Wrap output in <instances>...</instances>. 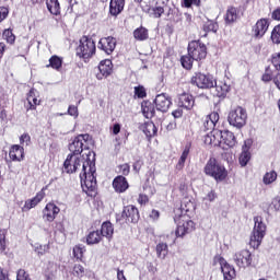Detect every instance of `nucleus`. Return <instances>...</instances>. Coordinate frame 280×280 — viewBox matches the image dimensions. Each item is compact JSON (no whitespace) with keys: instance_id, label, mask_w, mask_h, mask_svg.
Returning <instances> with one entry per match:
<instances>
[{"instance_id":"nucleus-1","label":"nucleus","mask_w":280,"mask_h":280,"mask_svg":"<svg viewBox=\"0 0 280 280\" xmlns=\"http://www.w3.org/2000/svg\"><path fill=\"white\" fill-rule=\"evenodd\" d=\"M95 172V162L89 159L83 162L82 173L80 174L81 187L90 198L97 197V177Z\"/></svg>"},{"instance_id":"nucleus-2","label":"nucleus","mask_w":280,"mask_h":280,"mask_svg":"<svg viewBox=\"0 0 280 280\" xmlns=\"http://www.w3.org/2000/svg\"><path fill=\"white\" fill-rule=\"evenodd\" d=\"M203 172L207 176H211L214 178L217 183H222V180H226V176H229V172L222 164L218 163L215 158H210L203 168Z\"/></svg>"},{"instance_id":"nucleus-3","label":"nucleus","mask_w":280,"mask_h":280,"mask_svg":"<svg viewBox=\"0 0 280 280\" xmlns=\"http://www.w3.org/2000/svg\"><path fill=\"white\" fill-rule=\"evenodd\" d=\"M97 51L95 40L91 36L83 35L77 47V56L83 60H91V57Z\"/></svg>"},{"instance_id":"nucleus-4","label":"nucleus","mask_w":280,"mask_h":280,"mask_svg":"<svg viewBox=\"0 0 280 280\" xmlns=\"http://www.w3.org/2000/svg\"><path fill=\"white\" fill-rule=\"evenodd\" d=\"M174 222L177 223L175 230L176 237H185L196 231V222L189 219L187 214H180L174 217Z\"/></svg>"},{"instance_id":"nucleus-5","label":"nucleus","mask_w":280,"mask_h":280,"mask_svg":"<svg viewBox=\"0 0 280 280\" xmlns=\"http://www.w3.org/2000/svg\"><path fill=\"white\" fill-rule=\"evenodd\" d=\"M90 141H91V135L89 133L79 135L74 137L72 142L69 144V151L71 152V154L80 156V154L84 152V150H88V153L85 154L86 156H89V154H91V151H89Z\"/></svg>"},{"instance_id":"nucleus-6","label":"nucleus","mask_w":280,"mask_h":280,"mask_svg":"<svg viewBox=\"0 0 280 280\" xmlns=\"http://www.w3.org/2000/svg\"><path fill=\"white\" fill-rule=\"evenodd\" d=\"M140 218L139 208L133 205H128L122 208L120 214H116V222H119L120 224H137Z\"/></svg>"},{"instance_id":"nucleus-7","label":"nucleus","mask_w":280,"mask_h":280,"mask_svg":"<svg viewBox=\"0 0 280 280\" xmlns=\"http://www.w3.org/2000/svg\"><path fill=\"white\" fill-rule=\"evenodd\" d=\"M254 229L253 234L250 236L249 245L252 248H259L261 246V242H264V237H266V225L261 219V217L254 218Z\"/></svg>"},{"instance_id":"nucleus-8","label":"nucleus","mask_w":280,"mask_h":280,"mask_svg":"<svg viewBox=\"0 0 280 280\" xmlns=\"http://www.w3.org/2000/svg\"><path fill=\"white\" fill-rule=\"evenodd\" d=\"M190 84L197 89H213L215 86V79L210 73L195 72L190 78Z\"/></svg>"},{"instance_id":"nucleus-9","label":"nucleus","mask_w":280,"mask_h":280,"mask_svg":"<svg viewBox=\"0 0 280 280\" xmlns=\"http://www.w3.org/2000/svg\"><path fill=\"white\" fill-rule=\"evenodd\" d=\"M246 119H248V114L242 106L232 109L228 116L230 126H234V128H244L246 126Z\"/></svg>"},{"instance_id":"nucleus-10","label":"nucleus","mask_w":280,"mask_h":280,"mask_svg":"<svg viewBox=\"0 0 280 280\" xmlns=\"http://www.w3.org/2000/svg\"><path fill=\"white\" fill-rule=\"evenodd\" d=\"M187 49L189 56H191L197 62L207 58V45L201 43L200 39L189 42Z\"/></svg>"},{"instance_id":"nucleus-11","label":"nucleus","mask_w":280,"mask_h":280,"mask_svg":"<svg viewBox=\"0 0 280 280\" xmlns=\"http://www.w3.org/2000/svg\"><path fill=\"white\" fill-rule=\"evenodd\" d=\"M220 265L221 272L223 275V280H232L237 277V273L235 271V267L231 266L224 257L221 255H215L213 257V266Z\"/></svg>"},{"instance_id":"nucleus-12","label":"nucleus","mask_w":280,"mask_h":280,"mask_svg":"<svg viewBox=\"0 0 280 280\" xmlns=\"http://www.w3.org/2000/svg\"><path fill=\"white\" fill-rule=\"evenodd\" d=\"M233 260L238 268H250L253 266V254L248 249H242L234 254Z\"/></svg>"},{"instance_id":"nucleus-13","label":"nucleus","mask_w":280,"mask_h":280,"mask_svg":"<svg viewBox=\"0 0 280 280\" xmlns=\"http://www.w3.org/2000/svg\"><path fill=\"white\" fill-rule=\"evenodd\" d=\"M269 27H270V19L261 18L257 20L255 25L252 26L253 38H261L262 36H266V33L268 32Z\"/></svg>"},{"instance_id":"nucleus-14","label":"nucleus","mask_w":280,"mask_h":280,"mask_svg":"<svg viewBox=\"0 0 280 280\" xmlns=\"http://www.w3.org/2000/svg\"><path fill=\"white\" fill-rule=\"evenodd\" d=\"M81 165L80 156L69 153L63 162V172H66V174H75Z\"/></svg>"},{"instance_id":"nucleus-15","label":"nucleus","mask_w":280,"mask_h":280,"mask_svg":"<svg viewBox=\"0 0 280 280\" xmlns=\"http://www.w3.org/2000/svg\"><path fill=\"white\" fill-rule=\"evenodd\" d=\"M117 47V38L113 36L102 37L98 40V49L104 51L107 56H110Z\"/></svg>"},{"instance_id":"nucleus-16","label":"nucleus","mask_w":280,"mask_h":280,"mask_svg":"<svg viewBox=\"0 0 280 280\" xmlns=\"http://www.w3.org/2000/svg\"><path fill=\"white\" fill-rule=\"evenodd\" d=\"M45 189L46 188H42L33 198L27 199L24 202V206L22 207L23 213H27L31 209H35V207H38V205L45 200Z\"/></svg>"},{"instance_id":"nucleus-17","label":"nucleus","mask_w":280,"mask_h":280,"mask_svg":"<svg viewBox=\"0 0 280 280\" xmlns=\"http://www.w3.org/2000/svg\"><path fill=\"white\" fill-rule=\"evenodd\" d=\"M112 187L116 194H126L130 189V183L126 176L118 175L113 179Z\"/></svg>"},{"instance_id":"nucleus-18","label":"nucleus","mask_w":280,"mask_h":280,"mask_svg":"<svg viewBox=\"0 0 280 280\" xmlns=\"http://www.w3.org/2000/svg\"><path fill=\"white\" fill-rule=\"evenodd\" d=\"M218 121H220V114H218V112H212L211 114L207 115L203 119H202V126L201 129L205 132H210L215 130V126L218 125Z\"/></svg>"},{"instance_id":"nucleus-19","label":"nucleus","mask_w":280,"mask_h":280,"mask_svg":"<svg viewBox=\"0 0 280 280\" xmlns=\"http://www.w3.org/2000/svg\"><path fill=\"white\" fill-rule=\"evenodd\" d=\"M58 213H60V208L50 201L46 203L45 208L43 209V220L45 222H54L56 218H58Z\"/></svg>"},{"instance_id":"nucleus-20","label":"nucleus","mask_w":280,"mask_h":280,"mask_svg":"<svg viewBox=\"0 0 280 280\" xmlns=\"http://www.w3.org/2000/svg\"><path fill=\"white\" fill-rule=\"evenodd\" d=\"M250 148H253V139L245 140L238 158L240 165L242 167H246L248 165V162L250 161Z\"/></svg>"},{"instance_id":"nucleus-21","label":"nucleus","mask_w":280,"mask_h":280,"mask_svg":"<svg viewBox=\"0 0 280 280\" xmlns=\"http://www.w3.org/2000/svg\"><path fill=\"white\" fill-rule=\"evenodd\" d=\"M113 61L110 59H104L98 65V71L100 73L96 74V78L98 80H104V78H109V75H113Z\"/></svg>"},{"instance_id":"nucleus-22","label":"nucleus","mask_w":280,"mask_h":280,"mask_svg":"<svg viewBox=\"0 0 280 280\" xmlns=\"http://www.w3.org/2000/svg\"><path fill=\"white\" fill-rule=\"evenodd\" d=\"M156 110L167 113L172 106V98L165 94H158L154 100Z\"/></svg>"},{"instance_id":"nucleus-23","label":"nucleus","mask_w":280,"mask_h":280,"mask_svg":"<svg viewBox=\"0 0 280 280\" xmlns=\"http://www.w3.org/2000/svg\"><path fill=\"white\" fill-rule=\"evenodd\" d=\"M236 143L237 140L235 139V133L229 130L221 131V148L223 150L235 148Z\"/></svg>"},{"instance_id":"nucleus-24","label":"nucleus","mask_w":280,"mask_h":280,"mask_svg":"<svg viewBox=\"0 0 280 280\" xmlns=\"http://www.w3.org/2000/svg\"><path fill=\"white\" fill-rule=\"evenodd\" d=\"M206 145H214L221 148L222 145V130L214 129L205 137Z\"/></svg>"},{"instance_id":"nucleus-25","label":"nucleus","mask_w":280,"mask_h":280,"mask_svg":"<svg viewBox=\"0 0 280 280\" xmlns=\"http://www.w3.org/2000/svg\"><path fill=\"white\" fill-rule=\"evenodd\" d=\"M178 104L182 108H186V110H191L194 106H196V98L194 97V95L184 92L178 96Z\"/></svg>"},{"instance_id":"nucleus-26","label":"nucleus","mask_w":280,"mask_h":280,"mask_svg":"<svg viewBox=\"0 0 280 280\" xmlns=\"http://www.w3.org/2000/svg\"><path fill=\"white\" fill-rule=\"evenodd\" d=\"M9 159L21 163L25 159V149L19 144H13L9 150Z\"/></svg>"},{"instance_id":"nucleus-27","label":"nucleus","mask_w":280,"mask_h":280,"mask_svg":"<svg viewBox=\"0 0 280 280\" xmlns=\"http://www.w3.org/2000/svg\"><path fill=\"white\" fill-rule=\"evenodd\" d=\"M225 25H233L240 19V9L231 5L228 7L226 12L223 16Z\"/></svg>"},{"instance_id":"nucleus-28","label":"nucleus","mask_w":280,"mask_h":280,"mask_svg":"<svg viewBox=\"0 0 280 280\" xmlns=\"http://www.w3.org/2000/svg\"><path fill=\"white\" fill-rule=\"evenodd\" d=\"M27 107L26 112L36 110L37 106H40L42 101L36 96V90L31 89L26 95Z\"/></svg>"},{"instance_id":"nucleus-29","label":"nucleus","mask_w":280,"mask_h":280,"mask_svg":"<svg viewBox=\"0 0 280 280\" xmlns=\"http://www.w3.org/2000/svg\"><path fill=\"white\" fill-rule=\"evenodd\" d=\"M141 110L145 119H152L156 115V105L150 101H143L141 103Z\"/></svg>"},{"instance_id":"nucleus-30","label":"nucleus","mask_w":280,"mask_h":280,"mask_svg":"<svg viewBox=\"0 0 280 280\" xmlns=\"http://www.w3.org/2000/svg\"><path fill=\"white\" fill-rule=\"evenodd\" d=\"M126 7V0H110L109 2V14L110 16H119L120 12H124Z\"/></svg>"},{"instance_id":"nucleus-31","label":"nucleus","mask_w":280,"mask_h":280,"mask_svg":"<svg viewBox=\"0 0 280 280\" xmlns=\"http://www.w3.org/2000/svg\"><path fill=\"white\" fill-rule=\"evenodd\" d=\"M141 130L144 132L145 137L149 139H152V137H156V132H159V129L156 128V125H154L153 121H147L141 126Z\"/></svg>"},{"instance_id":"nucleus-32","label":"nucleus","mask_w":280,"mask_h":280,"mask_svg":"<svg viewBox=\"0 0 280 280\" xmlns=\"http://www.w3.org/2000/svg\"><path fill=\"white\" fill-rule=\"evenodd\" d=\"M48 65H46L47 69H54L55 71H60L62 69V57H58L57 55H52Z\"/></svg>"},{"instance_id":"nucleus-33","label":"nucleus","mask_w":280,"mask_h":280,"mask_svg":"<svg viewBox=\"0 0 280 280\" xmlns=\"http://www.w3.org/2000/svg\"><path fill=\"white\" fill-rule=\"evenodd\" d=\"M113 233H115V229L113 228V223H110V221L103 222V224L101 226V232H100L102 237L110 238V237H113Z\"/></svg>"},{"instance_id":"nucleus-34","label":"nucleus","mask_w":280,"mask_h":280,"mask_svg":"<svg viewBox=\"0 0 280 280\" xmlns=\"http://www.w3.org/2000/svg\"><path fill=\"white\" fill-rule=\"evenodd\" d=\"M48 12L54 16H60V2L58 0H46Z\"/></svg>"},{"instance_id":"nucleus-35","label":"nucleus","mask_w":280,"mask_h":280,"mask_svg":"<svg viewBox=\"0 0 280 280\" xmlns=\"http://www.w3.org/2000/svg\"><path fill=\"white\" fill-rule=\"evenodd\" d=\"M133 38L139 42L148 40L150 38V34L148 28L140 26L133 31Z\"/></svg>"},{"instance_id":"nucleus-36","label":"nucleus","mask_w":280,"mask_h":280,"mask_svg":"<svg viewBox=\"0 0 280 280\" xmlns=\"http://www.w3.org/2000/svg\"><path fill=\"white\" fill-rule=\"evenodd\" d=\"M102 242V234L100 231H92L86 236V245L93 246L94 244H100Z\"/></svg>"},{"instance_id":"nucleus-37","label":"nucleus","mask_w":280,"mask_h":280,"mask_svg":"<svg viewBox=\"0 0 280 280\" xmlns=\"http://www.w3.org/2000/svg\"><path fill=\"white\" fill-rule=\"evenodd\" d=\"M214 86H215L218 97H226V95L231 91V85H229L224 82H220L218 84V82L215 81Z\"/></svg>"},{"instance_id":"nucleus-38","label":"nucleus","mask_w":280,"mask_h":280,"mask_svg":"<svg viewBox=\"0 0 280 280\" xmlns=\"http://www.w3.org/2000/svg\"><path fill=\"white\" fill-rule=\"evenodd\" d=\"M194 60L196 59H194L189 52L187 55H183L180 57V65L183 69H186V71H191V69H194Z\"/></svg>"},{"instance_id":"nucleus-39","label":"nucleus","mask_w":280,"mask_h":280,"mask_svg":"<svg viewBox=\"0 0 280 280\" xmlns=\"http://www.w3.org/2000/svg\"><path fill=\"white\" fill-rule=\"evenodd\" d=\"M189 152H191V142H188L185 145L184 151L178 160L177 167L179 170H183V167H185V162L187 161V158L189 156Z\"/></svg>"},{"instance_id":"nucleus-40","label":"nucleus","mask_w":280,"mask_h":280,"mask_svg":"<svg viewBox=\"0 0 280 280\" xmlns=\"http://www.w3.org/2000/svg\"><path fill=\"white\" fill-rule=\"evenodd\" d=\"M155 252L159 259H165L170 253V247L167 243H159L155 247Z\"/></svg>"},{"instance_id":"nucleus-41","label":"nucleus","mask_w":280,"mask_h":280,"mask_svg":"<svg viewBox=\"0 0 280 280\" xmlns=\"http://www.w3.org/2000/svg\"><path fill=\"white\" fill-rule=\"evenodd\" d=\"M84 253H86V247L84 245H75L72 249L73 257L77 261H82L84 259Z\"/></svg>"},{"instance_id":"nucleus-42","label":"nucleus","mask_w":280,"mask_h":280,"mask_svg":"<svg viewBox=\"0 0 280 280\" xmlns=\"http://www.w3.org/2000/svg\"><path fill=\"white\" fill-rule=\"evenodd\" d=\"M72 276L77 277L78 279L86 277V268L80 264H75L72 268Z\"/></svg>"},{"instance_id":"nucleus-43","label":"nucleus","mask_w":280,"mask_h":280,"mask_svg":"<svg viewBox=\"0 0 280 280\" xmlns=\"http://www.w3.org/2000/svg\"><path fill=\"white\" fill-rule=\"evenodd\" d=\"M270 40L273 45H280V24H277L270 35Z\"/></svg>"},{"instance_id":"nucleus-44","label":"nucleus","mask_w":280,"mask_h":280,"mask_svg":"<svg viewBox=\"0 0 280 280\" xmlns=\"http://www.w3.org/2000/svg\"><path fill=\"white\" fill-rule=\"evenodd\" d=\"M203 32L209 34V32H218V23L213 22V20H207L202 25Z\"/></svg>"},{"instance_id":"nucleus-45","label":"nucleus","mask_w":280,"mask_h":280,"mask_svg":"<svg viewBox=\"0 0 280 280\" xmlns=\"http://www.w3.org/2000/svg\"><path fill=\"white\" fill-rule=\"evenodd\" d=\"M277 173L275 171L267 172L262 177V183L265 185H272L277 180Z\"/></svg>"},{"instance_id":"nucleus-46","label":"nucleus","mask_w":280,"mask_h":280,"mask_svg":"<svg viewBox=\"0 0 280 280\" xmlns=\"http://www.w3.org/2000/svg\"><path fill=\"white\" fill-rule=\"evenodd\" d=\"M2 36H3L4 40H7V43H9V45H14V43L16 42V36L10 28L4 30L2 33Z\"/></svg>"},{"instance_id":"nucleus-47","label":"nucleus","mask_w":280,"mask_h":280,"mask_svg":"<svg viewBox=\"0 0 280 280\" xmlns=\"http://www.w3.org/2000/svg\"><path fill=\"white\" fill-rule=\"evenodd\" d=\"M164 13L165 7L159 5V2H156L155 7L151 9V14L154 19H161Z\"/></svg>"},{"instance_id":"nucleus-48","label":"nucleus","mask_w":280,"mask_h":280,"mask_svg":"<svg viewBox=\"0 0 280 280\" xmlns=\"http://www.w3.org/2000/svg\"><path fill=\"white\" fill-rule=\"evenodd\" d=\"M135 96L138 97V100H143L144 97H148V92L145 91V88L143 85L135 86Z\"/></svg>"},{"instance_id":"nucleus-49","label":"nucleus","mask_w":280,"mask_h":280,"mask_svg":"<svg viewBox=\"0 0 280 280\" xmlns=\"http://www.w3.org/2000/svg\"><path fill=\"white\" fill-rule=\"evenodd\" d=\"M183 8H191V5H196V8H200L202 5L201 0H182Z\"/></svg>"},{"instance_id":"nucleus-50","label":"nucleus","mask_w":280,"mask_h":280,"mask_svg":"<svg viewBox=\"0 0 280 280\" xmlns=\"http://www.w3.org/2000/svg\"><path fill=\"white\" fill-rule=\"evenodd\" d=\"M271 65L275 67L277 71H280V52H275L271 56Z\"/></svg>"},{"instance_id":"nucleus-51","label":"nucleus","mask_w":280,"mask_h":280,"mask_svg":"<svg viewBox=\"0 0 280 280\" xmlns=\"http://www.w3.org/2000/svg\"><path fill=\"white\" fill-rule=\"evenodd\" d=\"M275 78H272V70L270 68H266L264 74L261 75L262 82H272Z\"/></svg>"},{"instance_id":"nucleus-52","label":"nucleus","mask_w":280,"mask_h":280,"mask_svg":"<svg viewBox=\"0 0 280 280\" xmlns=\"http://www.w3.org/2000/svg\"><path fill=\"white\" fill-rule=\"evenodd\" d=\"M269 211H280V197H276L272 199L269 205Z\"/></svg>"},{"instance_id":"nucleus-53","label":"nucleus","mask_w":280,"mask_h":280,"mask_svg":"<svg viewBox=\"0 0 280 280\" xmlns=\"http://www.w3.org/2000/svg\"><path fill=\"white\" fill-rule=\"evenodd\" d=\"M16 280H32V278L30 277V273L25 271V269H20L16 273Z\"/></svg>"},{"instance_id":"nucleus-54","label":"nucleus","mask_w":280,"mask_h":280,"mask_svg":"<svg viewBox=\"0 0 280 280\" xmlns=\"http://www.w3.org/2000/svg\"><path fill=\"white\" fill-rule=\"evenodd\" d=\"M118 170H119L121 176H128L130 174V164H128V163L120 164V165H118Z\"/></svg>"},{"instance_id":"nucleus-55","label":"nucleus","mask_w":280,"mask_h":280,"mask_svg":"<svg viewBox=\"0 0 280 280\" xmlns=\"http://www.w3.org/2000/svg\"><path fill=\"white\" fill-rule=\"evenodd\" d=\"M20 143L21 145H30L32 143V137L30 136V133H23L20 137Z\"/></svg>"},{"instance_id":"nucleus-56","label":"nucleus","mask_w":280,"mask_h":280,"mask_svg":"<svg viewBox=\"0 0 280 280\" xmlns=\"http://www.w3.org/2000/svg\"><path fill=\"white\" fill-rule=\"evenodd\" d=\"M150 202V197L145 194H140L138 197V203H140L141 207H145Z\"/></svg>"},{"instance_id":"nucleus-57","label":"nucleus","mask_w":280,"mask_h":280,"mask_svg":"<svg viewBox=\"0 0 280 280\" xmlns=\"http://www.w3.org/2000/svg\"><path fill=\"white\" fill-rule=\"evenodd\" d=\"M8 14H10V11L5 7H0V23L1 21H5L8 19Z\"/></svg>"},{"instance_id":"nucleus-58","label":"nucleus","mask_w":280,"mask_h":280,"mask_svg":"<svg viewBox=\"0 0 280 280\" xmlns=\"http://www.w3.org/2000/svg\"><path fill=\"white\" fill-rule=\"evenodd\" d=\"M68 115H70V117H78L79 113H78V106L75 105H70L68 107Z\"/></svg>"},{"instance_id":"nucleus-59","label":"nucleus","mask_w":280,"mask_h":280,"mask_svg":"<svg viewBox=\"0 0 280 280\" xmlns=\"http://www.w3.org/2000/svg\"><path fill=\"white\" fill-rule=\"evenodd\" d=\"M218 198V195L215 194V190H211L207 194V196L203 198V200H208V202H213Z\"/></svg>"},{"instance_id":"nucleus-60","label":"nucleus","mask_w":280,"mask_h":280,"mask_svg":"<svg viewBox=\"0 0 280 280\" xmlns=\"http://www.w3.org/2000/svg\"><path fill=\"white\" fill-rule=\"evenodd\" d=\"M172 116L174 117V119H180V117H183V107H178L177 109H174L172 112Z\"/></svg>"},{"instance_id":"nucleus-61","label":"nucleus","mask_w":280,"mask_h":280,"mask_svg":"<svg viewBox=\"0 0 280 280\" xmlns=\"http://www.w3.org/2000/svg\"><path fill=\"white\" fill-rule=\"evenodd\" d=\"M0 280H10V273L8 270L0 267Z\"/></svg>"},{"instance_id":"nucleus-62","label":"nucleus","mask_w":280,"mask_h":280,"mask_svg":"<svg viewBox=\"0 0 280 280\" xmlns=\"http://www.w3.org/2000/svg\"><path fill=\"white\" fill-rule=\"evenodd\" d=\"M271 19L273 21H280V7L271 12Z\"/></svg>"},{"instance_id":"nucleus-63","label":"nucleus","mask_w":280,"mask_h":280,"mask_svg":"<svg viewBox=\"0 0 280 280\" xmlns=\"http://www.w3.org/2000/svg\"><path fill=\"white\" fill-rule=\"evenodd\" d=\"M165 32H166V34H168V36H172V34H174V25L167 24L165 26Z\"/></svg>"},{"instance_id":"nucleus-64","label":"nucleus","mask_w":280,"mask_h":280,"mask_svg":"<svg viewBox=\"0 0 280 280\" xmlns=\"http://www.w3.org/2000/svg\"><path fill=\"white\" fill-rule=\"evenodd\" d=\"M117 279L118 280H126V276L124 275V270L117 269Z\"/></svg>"}]
</instances>
